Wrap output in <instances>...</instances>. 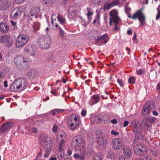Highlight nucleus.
<instances>
[{
  "instance_id": "f257e3e1",
  "label": "nucleus",
  "mask_w": 160,
  "mask_h": 160,
  "mask_svg": "<svg viewBox=\"0 0 160 160\" xmlns=\"http://www.w3.org/2000/svg\"><path fill=\"white\" fill-rule=\"evenodd\" d=\"M109 18V25L110 26L114 25V28L112 30V32L115 33L120 30V27L118 26L121 20V18L119 16L118 12L116 9H113L110 12Z\"/></svg>"
},
{
  "instance_id": "f03ea898",
  "label": "nucleus",
  "mask_w": 160,
  "mask_h": 160,
  "mask_svg": "<svg viewBox=\"0 0 160 160\" xmlns=\"http://www.w3.org/2000/svg\"><path fill=\"white\" fill-rule=\"evenodd\" d=\"M51 43V39L49 35H42L39 38L38 45L42 49H48Z\"/></svg>"
},
{
  "instance_id": "7ed1b4c3",
  "label": "nucleus",
  "mask_w": 160,
  "mask_h": 160,
  "mask_svg": "<svg viewBox=\"0 0 160 160\" xmlns=\"http://www.w3.org/2000/svg\"><path fill=\"white\" fill-rule=\"evenodd\" d=\"M27 87L25 80L19 78L15 80L10 87V89L13 91H17L19 89L22 90Z\"/></svg>"
},
{
  "instance_id": "20e7f679",
  "label": "nucleus",
  "mask_w": 160,
  "mask_h": 160,
  "mask_svg": "<svg viewBox=\"0 0 160 160\" xmlns=\"http://www.w3.org/2000/svg\"><path fill=\"white\" fill-rule=\"evenodd\" d=\"M55 17H56V15L53 14L51 17V25L52 28L54 30L57 29L59 26L58 23L64 27L65 24V18L61 15L58 14L57 16V20H56V18H55Z\"/></svg>"
},
{
  "instance_id": "39448f33",
  "label": "nucleus",
  "mask_w": 160,
  "mask_h": 160,
  "mask_svg": "<svg viewBox=\"0 0 160 160\" xmlns=\"http://www.w3.org/2000/svg\"><path fill=\"white\" fill-rule=\"evenodd\" d=\"M142 10V8L138 10L132 16L130 15H128V18L132 19L134 20L138 18V19L141 24V28L143 27L144 22L145 20V17Z\"/></svg>"
},
{
  "instance_id": "423d86ee",
  "label": "nucleus",
  "mask_w": 160,
  "mask_h": 160,
  "mask_svg": "<svg viewBox=\"0 0 160 160\" xmlns=\"http://www.w3.org/2000/svg\"><path fill=\"white\" fill-rule=\"evenodd\" d=\"M81 123L80 118L78 115H75L74 117L72 116L68 118V124L71 130H74Z\"/></svg>"
},
{
  "instance_id": "0eeeda50",
  "label": "nucleus",
  "mask_w": 160,
  "mask_h": 160,
  "mask_svg": "<svg viewBox=\"0 0 160 160\" xmlns=\"http://www.w3.org/2000/svg\"><path fill=\"white\" fill-rule=\"evenodd\" d=\"M29 37L25 34H21L17 38L16 42V46L20 48L23 46L29 40Z\"/></svg>"
},
{
  "instance_id": "6e6552de",
  "label": "nucleus",
  "mask_w": 160,
  "mask_h": 160,
  "mask_svg": "<svg viewBox=\"0 0 160 160\" xmlns=\"http://www.w3.org/2000/svg\"><path fill=\"white\" fill-rule=\"evenodd\" d=\"M0 42L5 43L7 47H10L12 45V40L10 38L9 36L4 34L0 37Z\"/></svg>"
},
{
  "instance_id": "1a4fd4ad",
  "label": "nucleus",
  "mask_w": 160,
  "mask_h": 160,
  "mask_svg": "<svg viewBox=\"0 0 160 160\" xmlns=\"http://www.w3.org/2000/svg\"><path fill=\"white\" fill-rule=\"evenodd\" d=\"M108 37L106 34H105L101 36H98L96 40H95L96 43L99 46L105 44L108 41Z\"/></svg>"
},
{
  "instance_id": "9d476101",
  "label": "nucleus",
  "mask_w": 160,
  "mask_h": 160,
  "mask_svg": "<svg viewBox=\"0 0 160 160\" xmlns=\"http://www.w3.org/2000/svg\"><path fill=\"white\" fill-rule=\"evenodd\" d=\"M24 52L29 55L33 56L36 53V48L32 44H28L26 46L24 49Z\"/></svg>"
},
{
  "instance_id": "9b49d317",
  "label": "nucleus",
  "mask_w": 160,
  "mask_h": 160,
  "mask_svg": "<svg viewBox=\"0 0 160 160\" xmlns=\"http://www.w3.org/2000/svg\"><path fill=\"white\" fill-rule=\"evenodd\" d=\"M14 64L18 68L23 62H28V59L22 55H18L14 58Z\"/></svg>"
},
{
  "instance_id": "f8f14e48",
  "label": "nucleus",
  "mask_w": 160,
  "mask_h": 160,
  "mask_svg": "<svg viewBox=\"0 0 160 160\" xmlns=\"http://www.w3.org/2000/svg\"><path fill=\"white\" fill-rule=\"evenodd\" d=\"M144 150L145 147L139 144L136 145L134 148L135 153L137 156L140 157L143 155Z\"/></svg>"
},
{
  "instance_id": "ddd939ff",
  "label": "nucleus",
  "mask_w": 160,
  "mask_h": 160,
  "mask_svg": "<svg viewBox=\"0 0 160 160\" xmlns=\"http://www.w3.org/2000/svg\"><path fill=\"white\" fill-rule=\"evenodd\" d=\"M123 153L125 157L128 159L132 158V150L128 146H126L123 148Z\"/></svg>"
},
{
  "instance_id": "4468645a",
  "label": "nucleus",
  "mask_w": 160,
  "mask_h": 160,
  "mask_svg": "<svg viewBox=\"0 0 160 160\" xmlns=\"http://www.w3.org/2000/svg\"><path fill=\"white\" fill-rule=\"evenodd\" d=\"M155 121L154 118L152 117H150L146 118H143L142 120L141 124L142 126H146L148 128L151 126V123L154 122Z\"/></svg>"
},
{
  "instance_id": "2eb2a0df",
  "label": "nucleus",
  "mask_w": 160,
  "mask_h": 160,
  "mask_svg": "<svg viewBox=\"0 0 160 160\" xmlns=\"http://www.w3.org/2000/svg\"><path fill=\"white\" fill-rule=\"evenodd\" d=\"M153 108L152 105H151L150 103H147L145 104L143 106L142 109V114L146 116L148 115L151 113V111Z\"/></svg>"
},
{
  "instance_id": "dca6fc26",
  "label": "nucleus",
  "mask_w": 160,
  "mask_h": 160,
  "mask_svg": "<svg viewBox=\"0 0 160 160\" xmlns=\"http://www.w3.org/2000/svg\"><path fill=\"white\" fill-rule=\"evenodd\" d=\"M13 123L12 122H8L3 124L0 128L1 131L2 133L5 132L10 130L13 127Z\"/></svg>"
},
{
  "instance_id": "f3484780",
  "label": "nucleus",
  "mask_w": 160,
  "mask_h": 160,
  "mask_svg": "<svg viewBox=\"0 0 160 160\" xmlns=\"http://www.w3.org/2000/svg\"><path fill=\"white\" fill-rule=\"evenodd\" d=\"M23 12V9L21 8H18L13 10L12 13H13V15L10 16L12 19H17L20 17Z\"/></svg>"
},
{
  "instance_id": "a211bd4d",
  "label": "nucleus",
  "mask_w": 160,
  "mask_h": 160,
  "mask_svg": "<svg viewBox=\"0 0 160 160\" xmlns=\"http://www.w3.org/2000/svg\"><path fill=\"white\" fill-rule=\"evenodd\" d=\"M38 74V71L35 69H30L26 73V75L30 79H33L37 77Z\"/></svg>"
},
{
  "instance_id": "6ab92c4d",
  "label": "nucleus",
  "mask_w": 160,
  "mask_h": 160,
  "mask_svg": "<svg viewBox=\"0 0 160 160\" xmlns=\"http://www.w3.org/2000/svg\"><path fill=\"white\" fill-rule=\"evenodd\" d=\"M113 146L114 149L119 150L122 146V140L119 138H116L112 140Z\"/></svg>"
},
{
  "instance_id": "aec40b11",
  "label": "nucleus",
  "mask_w": 160,
  "mask_h": 160,
  "mask_svg": "<svg viewBox=\"0 0 160 160\" xmlns=\"http://www.w3.org/2000/svg\"><path fill=\"white\" fill-rule=\"evenodd\" d=\"M81 142L80 139V137L79 136L74 137L72 141V145L74 146L76 149H78V148L79 147V144Z\"/></svg>"
},
{
  "instance_id": "412c9836",
  "label": "nucleus",
  "mask_w": 160,
  "mask_h": 160,
  "mask_svg": "<svg viewBox=\"0 0 160 160\" xmlns=\"http://www.w3.org/2000/svg\"><path fill=\"white\" fill-rule=\"evenodd\" d=\"M97 121L100 122L103 124H107L110 122L109 117L107 115H104L102 117L98 118Z\"/></svg>"
},
{
  "instance_id": "4be33fe9",
  "label": "nucleus",
  "mask_w": 160,
  "mask_h": 160,
  "mask_svg": "<svg viewBox=\"0 0 160 160\" xmlns=\"http://www.w3.org/2000/svg\"><path fill=\"white\" fill-rule=\"evenodd\" d=\"M9 29V27L6 24L2 22L0 23V32L1 33H7L8 32Z\"/></svg>"
},
{
  "instance_id": "5701e85b",
  "label": "nucleus",
  "mask_w": 160,
  "mask_h": 160,
  "mask_svg": "<svg viewBox=\"0 0 160 160\" xmlns=\"http://www.w3.org/2000/svg\"><path fill=\"white\" fill-rule=\"evenodd\" d=\"M133 132L136 134L137 137H141L142 135V131L141 125L133 129Z\"/></svg>"
},
{
  "instance_id": "b1692460",
  "label": "nucleus",
  "mask_w": 160,
  "mask_h": 160,
  "mask_svg": "<svg viewBox=\"0 0 160 160\" xmlns=\"http://www.w3.org/2000/svg\"><path fill=\"white\" fill-rule=\"evenodd\" d=\"M27 62H23L22 64L19 66H18L17 68L22 71L26 70L28 69L29 68V64L26 63Z\"/></svg>"
},
{
  "instance_id": "393cba45",
  "label": "nucleus",
  "mask_w": 160,
  "mask_h": 160,
  "mask_svg": "<svg viewBox=\"0 0 160 160\" xmlns=\"http://www.w3.org/2000/svg\"><path fill=\"white\" fill-rule=\"evenodd\" d=\"M100 99V97L98 94L93 95L91 97V102L92 105L96 104L99 102Z\"/></svg>"
},
{
  "instance_id": "a878e982",
  "label": "nucleus",
  "mask_w": 160,
  "mask_h": 160,
  "mask_svg": "<svg viewBox=\"0 0 160 160\" xmlns=\"http://www.w3.org/2000/svg\"><path fill=\"white\" fill-rule=\"evenodd\" d=\"M68 15L73 18L76 15L77 12L76 9L72 6L70 7L68 10Z\"/></svg>"
},
{
  "instance_id": "bb28decb",
  "label": "nucleus",
  "mask_w": 160,
  "mask_h": 160,
  "mask_svg": "<svg viewBox=\"0 0 160 160\" xmlns=\"http://www.w3.org/2000/svg\"><path fill=\"white\" fill-rule=\"evenodd\" d=\"M44 3L48 7L52 6L54 4L55 0H43Z\"/></svg>"
},
{
  "instance_id": "cd10ccee",
  "label": "nucleus",
  "mask_w": 160,
  "mask_h": 160,
  "mask_svg": "<svg viewBox=\"0 0 160 160\" xmlns=\"http://www.w3.org/2000/svg\"><path fill=\"white\" fill-rule=\"evenodd\" d=\"M131 125L133 126V129L140 125L139 122L136 120H133L130 122Z\"/></svg>"
},
{
  "instance_id": "c85d7f7f",
  "label": "nucleus",
  "mask_w": 160,
  "mask_h": 160,
  "mask_svg": "<svg viewBox=\"0 0 160 160\" xmlns=\"http://www.w3.org/2000/svg\"><path fill=\"white\" fill-rule=\"evenodd\" d=\"M120 0H113L110 3H109V6H111V8L114 6L118 5L120 3Z\"/></svg>"
},
{
  "instance_id": "c756f323",
  "label": "nucleus",
  "mask_w": 160,
  "mask_h": 160,
  "mask_svg": "<svg viewBox=\"0 0 160 160\" xmlns=\"http://www.w3.org/2000/svg\"><path fill=\"white\" fill-rule=\"evenodd\" d=\"M32 12L34 13L35 15L38 16V13L40 12V9L39 8L37 7H35L31 8L30 10Z\"/></svg>"
},
{
  "instance_id": "7c9ffc66",
  "label": "nucleus",
  "mask_w": 160,
  "mask_h": 160,
  "mask_svg": "<svg viewBox=\"0 0 160 160\" xmlns=\"http://www.w3.org/2000/svg\"><path fill=\"white\" fill-rule=\"evenodd\" d=\"M48 145L47 146V148L46 150V152L44 155V158H47L49 156L50 154V152L52 150L51 147L49 146V147H48Z\"/></svg>"
},
{
  "instance_id": "2f4dec72",
  "label": "nucleus",
  "mask_w": 160,
  "mask_h": 160,
  "mask_svg": "<svg viewBox=\"0 0 160 160\" xmlns=\"http://www.w3.org/2000/svg\"><path fill=\"white\" fill-rule=\"evenodd\" d=\"M109 5L110 4L109 3H106V4L103 5L102 8H101V9H103V11L104 12H105L106 11L108 10L111 8V6H110Z\"/></svg>"
},
{
  "instance_id": "473e14b6",
  "label": "nucleus",
  "mask_w": 160,
  "mask_h": 160,
  "mask_svg": "<svg viewBox=\"0 0 160 160\" xmlns=\"http://www.w3.org/2000/svg\"><path fill=\"white\" fill-rule=\"evenodd\" d=\"M150 153L155 156H157L158 155V151L156 148H155L151 149Z\"/></svg>"
},
{
  "instance_id": "72a5a7b5",
  "label": "nucleus",
  "mask_w": 160,
  "mask_h": 160,
  "mask_svg": "<svg viewBox=\"0 0 160 160\" xmlns=\"http://www.w3.org/2000/svg\"><path fill=\"white\" fill-rule=\"evenodd\" d=\"M93 160H102V157L101 153L96 154L93 157Z\"/></svg>"
},
{
  "instance_id": "f704fd0d",
  "label": "nucleus",
  "mask_w": 160,
  "mask_h": 160,
  "mask_svg": "<svg viewBox=\"0 0 160 160\" xmlns=\"http://www.w3.org/2000/svg\"><path fill=\"white\" fill-rule=\"evenodd\" d=\"M136 78L134 76L129 77L128 79V82L130 84H134L135 83Z\"/></svg>"
},
{
  "instance_id": "c9c22d12",
  "label": "nucleus",
  "mask_w": 160,
  "mask_h": 160,
  "mask_svg": "<svg viewBox=\"0 0 160 160\" xmlns=\"http://www.w3.org/2000/svg\"><path fill=\"white\" fill-rule=\"evenodd\" d=\"M28 16L29 17L30 20L31 21L32 20L33 18H36L37 16L35 15L33 12H32L31 10L30 11L28 15Z\"/></svg>"
},
{
  "instance_id": "e433bc0d",
  "label": "nucleus",
  "mask_w": 160,
  "mask_h": 160,
  "mask_svg": "<svg viewBox=\"0 0 160 160\" xmlns=\"http://www.w3.org/2000/svg\"><path fill=\"white\" fill-rule=\"evenodd\" d=\"M142 156L144 160H152L151 157L148 154H144Z\"/></svg>"
},
{
  "instance_id": "4c0bfd02",
  "label": "nucleus",
  "mask_w": 160,
  "mask_h": 160,
  "mask_svg": "<svg viewBox=\"0 0 160 160\" xmlns=\"http://www.w3.org/2000/svg\"><path fill=\"white\" fill-rule=\"evenodd\" d=\"M93 12L92 11L88 12L87 14V17L88 20H91L92 19L91 16L93 15Z\"/></svg>"
},
{
  "instance_id": "58836bf2",
  "label": "nucleus",
  "mask_w": 160,
  "mask_h": 160,
  "mask_svg": "<svg viewBox=\"0 0 160 160\" xmlns=\"http://www.w3.org/2000/svg\"><path fill=\"white\" fill-rule=\"evenodd\" d=\"M102 0H91L92 2L94 5H99Z\"/></svg>"
},
{
  "instance_id": "ea45409f",
  "label": "nucleus",
  "mask_w": 160,
  "mask_h": 160,
  "mask_svg": "<svg viewBox=\"0 0 160 160\" xmlns=\"http://www.w3.org/2000/svg\"><path fill=\"white\" fill-rule=\"evenodd\" d=\"M117 82L121 87H124V84L123 81L121 79H118Z\"/></svg>"
},
{
  "instance_id": "a19ab883",
  "label": "nucleus",
  "mask_w": 160,
  "mask_h": 160,
  "mask_svg": "<svg viewBox=\"0 0 160 160\" xmlns=\"http://www.w3.org/2000/svg\"><path fill=\"white\" fill-rule=\"evenodd\" d=\"M58 28H59V29L60 30L59 33H60V35L61 37L62 38V37H63L64 34H65V33L64 32L63 30L61 28V27H58Z\"/></svg>"
},
{
  "instance_id": "79ce46f5",
  "label": "nucleus",
  "mask_w": 160,
  "mask_h": 160,
  "mask_svg": "<svg viewBox=\"0 0 160 160\" xmlns=\"http://www.w3.org/2000/svg\"><path fill=\"white\" fill-rule=\"evenodd\" d=\"M144 71V69H140L136 72V73L139 75H142Z\"/></svg>"
},
{
  "instance_id": "37998d69",
  "label": "nucleus",
  "mask_w": 160,
  "mask_h": 160,
  "mask_svg": "<svg viewBox=\"0 0 160 160\" xmlns=\"http://www.w3.org/2000/svg\"><path fill=\"white\" fill-rule=\"evenodd\" d=\"M60 136L62 138L61 139L65 140L66 139V134L64 132L61 133Z\"/></svg>"
},
{
  "instance_id": "c03bdc74",
  "label": "nucleus",
  "mask_w": 160,
  "mask_h": 160,
  "mask_svg": "<svg viewBox=\"0 0 160 160\" xmlns=\"http://www.w3.org/2000/svg\"><path fill=\"white\" fill-rule=\"evenodd\" d=\"M111 134L115 136H117L119 135V133L118 132L115 131L114 130H112L111 132Z\"/></svg>"
},
{
  "instance_id": "a18cd8bd",
  "label": "nucleus",
  "mask_w": 160,
  "mask_h": 160,
  "mask_svg": "<svg viewBox=\"0 0 160 160\" xmlns=\"http://www.w3.org/2000/svg\"><path fill=\"white\" fill-rule=\"evenodd\" d=\"M58 127L56 125H54L52 129V132H53L56 133L57 131Z\"/></svg>"
},
{
  "instance_id": "49530a36",
  "label": "nucleus",
  "mask_w": 160,
  "mask_h": 160,
  "mask_svg": "<svg viewBox=\"0 0 160 160\" xmlns=\"http://www.w3.org/2000/svg\"><path fill=\"white\" fill-rule=\"evenodd\" d=\"M31 132H34L35 133H37L38 132V129L37 128L35 127H33L30 130Z\"/></svg>"
},
{
  "instance_id": "de8ad7c7",
  "label": "nucleus",
  "mask_w": 160,
  "mask_h": 160,
  "mask_svg": "<svg viewBox=\"0 0 160 160\" xmlns=\"http://www.w3.org/2000/svg\"><path fill=\"white\" fill-rule=\"evenodd\" d=\"M15 2L17 4H20L24 2L26 0H14Z\"/></svg>"
},
{
  "instance_id": "09e8293b",
  "label": "nucleus",
  "mask_w": 160,
  "mask_h": 160,
  "mask_svg": "<svg viewBox=\"0 0 160 160\" xmlns=\"http://www.w3.org/2000/svg\"><path fill=\"white\" fill-rule=\"evenodd\" d=\"M111 122L113 124H117L118 121L116 119L114 118L111 120Z\"/></svg>"
},
{
  "instance_id": "8fccbe9b",
  "label": "nucleus",
  "mask_w": 160,
  "mask_h": 160,
  "mask_svg": "<svg viewBox=\"0 0 160 160\" xmlns=\"http://www.w3.org/2000/svg\"><path fill=\"white\" fill-rule=\"evenodd\" d=\"M158 12L156 17V19L158 20V19L160 18V11L159 10L158 8Z\"/></svg>"
},
{
  "instance_id": "3c124183",
  "label": "nucleus",
  "mask_w": 160,
  "mask_h": 160,
  "mask_svg": "<svg viewBox=\"0 0 160 160\" xmlns=\"http://www.w3.org/2000/svg\"><path fill=\"white\" fill-rule=\"evenodd\" d=\"M55 110L56 111V112L58 113H61L64 111V110L62 109H55Z\"/></svg>"
},
{
  "instance_id": "603ef678",
  "label": "nucleus",
  "mask_w": 160,
  "mask_h": 160,
  "mask_svg": "<svg viewBox=\"0 0 160 160\" xmlns=\"http://www.w3.org/2000/svg\"><path fill=\"white\" fill-rule=\"evenodd\" d=\"M137 35L136 33L135 32L134 33L133 37L132 38V40L134 42H137L138 39L136 38Z\"/></svg>"
},
{
  "instance_id": "864d4df0",
  "label": "nucleus",
  "mask_w": 160,
  "mask_h": 160,
  "mask_svg": "<svg viewBox=\"0 0 160 160\" xmlns=\"http://www.w3.org/2000/svg\"><path fill=\"white\" fill-rule=\"evenodd\" d=\"M87 114V111H86L83 110L81 112V114L82 116L83 117H85Z\"/></svg>"
},
{
  "instance_id": "5fc2aeb1",
  "label": "nucleus",
  "mask_w": 160,
  "mask_h": 160,
  "mask_svg": "<svg viewBox=\"0 0 160 160\" xmlns=\"http://www.w3.org/2000/svg\"><path fill=\"white\" fill-rule=\"evenodd\" d=\"M56 111L55 110V109H53L52 111H51L50 113L53 116H54L56 114Z\"/></svg>"
},
{
  "instance_id": "6e6d98bb",
  "label": "nucleus",
  "mask_w": 160,
  "mask_h": 160,
  "mask_svg": "<svg viewBox=\"0 0 160 160\" xmlns=\"http://www.w3.org/2000/svg\"><path fill=\"white\" fill-rule=\"evenodd\" d=\"M74 158H75L76 159H78L80 158L81 156H80V155L78 154H74Z\"/></svg>"
},
{
  "instance_id": "4d7b16f0",
  "label": "nucleus",
  "mask_w": 160,
  "mask_h": 160,
  "mask_svg": "<svg viewBox=\"0 0 160 160\" xmlns=\"http://www.w3.org/2000/svg\"><path fill=\"white\" fill-rule=\"evenodd\" d=\"M58 157V158L59 160H62V159L63 158V156L62 155V154H58L57 155Z\"/></svg>"
},
{
  "instance_id": "13d9d810",
  "label": "nucleus",
  "mask_w": 160,
  "mask_h": 160,
  "mask_svg": "<svg viewBox=\"0 0 160 160\" xmlns=\"http://www.w3.org/2000/svg\"><path fill=\"white\" fill-rule=\"evenodd\" d=\"M129 123V122L128 121H125L123 123V127H126L128 126Z\"/></svg>"
},
{
  "instance_id": "bf43d9fd",
  "label": "nucleus",
  "mask_w": 160,
  "mask_h": 160,
  "mask_svg": "<svg viewBox=\"0 0 160 160\" xmlns=\"http://www.w3.org/2000/svg\"><path fill=\"white\" fill-rule=\"evenodd\" d=\"M59 151L60 152H62L63 151V148L62 146L59 145Z\"/></svg>"
},
{
  "instance_id": "052dcab7",
  "label": "nucleus",
  "mask_w": 160,
  "mask_h": 160,
  "mask_svg": "<svg viewBox=\"0 0 160 160\" xmlns=\"http://www.w3.org/2000/svg\"><path fill=\"white\" fill-rule=\"evenodd\" d=\"M152 114L155 116H158V113L157 111H152Z\"/></svg>"
},
{
  "instance_id": "680f3d73",
  "label": "nucleus",
  "mask_w": 160,
  "mask_h": 160,
  "mask_svg": "<svg viewBox=\"0 0 160 160\" xmlns=\"http://www.w3.org/2000/svg\"><path fill=\"white\" fill-rule=\"evenodd\" d=\"M10 22L12 23V24L13 26H15L16 25L17 23L16 22H15L12 20H10Z\"/></svg>"
},
{
  "instance_id": "e2e57ef3",
  "label": "nucleus",
  "mask_w": 160,
  "mask_h": 160,
  "mask_svg": "<svg viewBox=\"0 0 160 160\" xmlns=\"http://www.w3.org/2000/svg\"><path fill=\"white\" fill-rule=\"evenodd\" d=\"M3 85L5 88H7L8 87L7 81L5 80L4 82Z\"/></svg>"
},
{
  "instance_id": "0e129e2a",
  "label": "nucleus",
  "mask_w": 160,
  "mask_h": 160,
  "mask_svg": "<svg viewBox=\"0 0 160 160\" xmlns=\"http://www.w3.org/2000/svg\"><path fill=\"white\" fill-rule=\"evenodd\" d=\"M72 154V151L70 149H68L67 152V154L70 156Z\"/></svg>"
},
{
  "instance_id": "69168bd1",
  "label": "nucleus",
  "mask_w": 160,
  "mask_h": 160,
  "mask_svg": "<svg viewBox=\"0 0 160 160\" xmlns=\"http://www.w3.org/2000/svg\"><path fill=\"white\" fill-rule=\"evenodd\" d=\"M64 140H65L63 139L61 140V142L60 143L59 145L62 146L65 143V142L64 141Z\"/></svg>"
},
{
  "instance_id": "338daca9",
  "label": "nucleus",
  "mask_w": 160,
  "mask_h": 160,
  "mask_svg": "<svg viewBox=\"0 0 160 160\" xmlns=\"http://www.w3.org/2000/svg\"><path fill=\"white\" fill-rule=\"evenodd\" d=\"M104 142L105 145H107L108 144V140L107 138H105L104 139Z\"/></svg>"
},
{
  "instance_id": "774afa93",
  "label": "nucleus",
  "mask_w": 160,
  "mask_h": 160,
  "mask_svg": "<svg viewBox=\"0 0 160 160\" xmlns=\"http://www.w3.org/2000/svg\"><path fill=\"white\" fill-rule=\"evenodd\" d=\"M119 160H126L125 158L123 156H121L119 158Z\"/></svg>"
}]
</instances>
